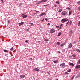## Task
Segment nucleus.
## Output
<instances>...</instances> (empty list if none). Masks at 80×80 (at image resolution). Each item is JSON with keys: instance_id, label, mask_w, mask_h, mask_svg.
Masks as SVG:
<instances>
[{"instance_id": "nucleus-1", "label": "nucleus", "mask_w": 80, "mask_h": 80, "mask_svg": "<svg viewBox=\"0 0 80 80\" xmlns=\"http://www.w3.org/2000/svg\"><path fill=\"white\" fill-rule=\"evenodd\" d=\"M61 15H67L68 14L66 11H63L62 12Z\"/></svg>"}, {"instance_id": "nucleus-2", "label": "nucleus", "mask_w": 80, "mask_h": 80, "mask_svg": "<svg viewBox=\"0 0 80 80\" xmlns=\"http://www.w3.org/2000/svg\"><path fill=\"white\" fill-rule=\"evenodd\" d=\"M60 66L62 67V68H64V67H65L66 65L65 64V63H62L60 64Z\"/></svg>"}, {"instance_id": "nucleus-3", "label": "nucleus", "mask_w": 80, "mask_h": 80, "mask_svg": "<svg viewBox=\"0 0 80 80\" xmlns=\"http://www.w3.org/2000/svg\"><path fill=\"white\" fill-rule=\"evenodd\" d=\"M55 32V30L53 28H52L50 30V33H54Z\"/></svg>"}, {"instance_id": "nucleus-4", "label": "nucleus", "mask_w": 80, "mask_h": 80, "mask_svg": "<svg viewBox=\"0 0 80 80\" xmlns=\"http://www.w3.org/2000/svg\"><path fill=\"white\" fill-rule=\"evenodd\" d=\"M67 21V20L66 19H62L61 20V22H62V23H63L64 22H65Z\"/></svg>"}, {"instance_id": "nucleus-5", "label": "nucleus", "mask_w": 80, "mask_h": 80, "mask_svg": "<svg viewBox=\"0 0 80 80\" xmlns=\"http://www.w3.org/2000/svg\"><path fill=\"white\" fill-rule=\"evenodd\" d=\"M68 47L69 48H71L72 47V43H70V44L68 45Z\"/></svg>"}, {"instance_id": "nucleus-6", "label": "nucleus", "mask_w": 80, "mask_h": 80, "mask_svg": "<svg viewBox=\"0 0 80 80\" xmlns=\"http://www.w3.org/2000/svg\"><path fill=\"white\" fill-rule=\"evenodd\" d=\"M22 17L25 18H27V15H23V14H22Z\"/></svg>"}, {"instance_id": "nucleus-7", "label": "nucleus", "mask_w": 80, "mask_h": 80, "mask_svg": "<svg viewBox=\"0 0 80 80\" xmlns=\"http://www.w3.org/2000/svg\"><path fill=\"white\" fill-rule=\"evenodd\" d=\"M33 70H34V71H37V72H40V69H38L37 68H33Z\"/></svg>"}, {"instance_id": "nucleus-8", "label": "nucleus", "mask_w": 80, "mask_h": 80, "mask_svg": "<svg viewBox=\"0 0 80 80\" xmlns=\"http://www.w3.org/2000/svg\"><path fill=\"white\" fill-rule=\"evenodd\" d=\"M20 77L21 78H25V75H21L20 76Z\"/></svg>"}, {"instance_id": "nucleus-9", "label": "nucleus", "mask_w": 80, "mask_h": 80, "mask_svg": "<svg viewBox=\"0 0 80 80\" xmlns=\"http://www.w3.org/2000/svg\"><path fill=\"white\" fill-rule=\"evenodd\" d=\"M24 24V22H22L20 23H19V26H21L22 25H23Z\"/></svg>"}, {"instance_id": "nucleus-10", "label": "nucleus", "mask_w": 80, "mask_h": 80, "mask_svg": "<svg viewBox=\"0 0 80 80\" xmlns=\"http://www.w3.org/2000/svg\"><path fill=\"white\" fill-rule=\"evenodd\" d=\"M69 30H70V33H73L74 32V31L73 30H72V29H70Z\"/></svg>"}, {"instance_id": "nucleus-11", "label": "nucleus", "mask_w": 80, "mask_h": 80, "mask_svg": "<svg viewBox=\"0 0 80 80\" xmlns=\"http://www.w3.org/2000/svg\"><path fill=\"white\" fill-rule=\"evenodd\" d=\"M69 65L70 66H74V65L73 64V63H72L71 62H69Z\"/></svg>"}, {"instance_id": "nucleus-12", "label": "nucleus", "mask_w": 80, "mask_h": 80, "mask_svg": "<svg viewBox=\"0 0 80 80\" xmlns=\"http://www.w3.org/2000/svg\"><path fill=\"white\" fill-rule=\"evenodd\" d=\"M80 68V65H77L76 66V68Z\"/></svg>"}, {"instance_id": "nucleus-13", "label": "nucleus", "mask_w": 80, "mask_h": 80, "mask_svg": "<svg viewBox=\"0 0 80 80\" xmlns=\"http://www.w3.org/2000/svg\"><path fill=\"white\" fill-rule=\"evenodd\" d=\"M62 34V33L61 32H60L58 33V37H60V35H61V34Z\"/></svg>"}, {"instance_id": "nucleus-14", "label": "nucleus", "mask_w": 80, "mask_h": 80, "mask_svg": "<svg viewBox=\"0 0 80 80\" xmlns=\"http://www.w3.org/2000/svg\"><path fill=\"white\" fill-rule=\"evenodd\" d=\"M53 62L54 63H58V60H56L55 61H53Z\"/></svg>"}, {"instance_id": "nucleus-15", "label": "nucleus", "mask_w": 80, "mask_h": 80, "mask_svg": "<svg viewBox=\"0 0 80 80\" xmlns=\"http://www.w3.org/2000/svg\"><path fill=\"white\" fill-rule=\"evenodd\" d=\"M47 1V0H42L41 1V2H45Z\"/></svg>"}, {"instance_id": "nucleus-16", "label": "nucleus", "mask_w": 80, "mask_h": 80, "mask_svg": "<svg viewBox=\"0 0 80 80\" xmlns=\"http://www.w3.org/2000/svg\"><path fill=\"white\" fill-rule=\"evenodd\" d=\"M62 10H63L62 9H60L59 11H58V12H62Z\"/></svg>"}, {"instance_id": "nucleus-17", "label": "nucleus", "mask_w": 80, "mask_h": 80, "mask_svg": "<svg viewBox=\"0 0 80 80\" xmlns=\"http://www.w3.org/2000/svg\"><path fill=\"white\" fill-rule=\"evenodd\" d=\"M56 28H59V29H60V28H61V27H59V26H56Z\"/></svg>"}, {"instance_id": "nucleus-18", "label": "nucleus", "mask_w": 80, "mask_h": 80, "mask_svg": "<svg viewBox=\"0 0 80 80\" xmlns=\"http://www.w3.org/2000/svg\"><path fill=\"white\" fill-rule=\"evenodd\" d=\"M67 72H71V69H69L68 70Z\"/></svg>"}, {"instance_id": "nucleus-19", "label": "nucleus", "mask_w": 80, "mask_h": 80, "mask_svg": "<svg viewBox=\"0 0 80 80\" xmlns=\"http://www.w3.org/2000/svg\"><path fill=\"white\" fill-rule=\"evenodd\" d=\"M78 25L79 27H80V21L78 23Z\"/></svg>"}, {"instance_id": "nucleus-20", "label": "nucleus", "mask_w": 80, "mask_h": 80, "mask_svg": "<svg viewBox=\"0 0 80 80\" xmlns=\"http://www.w3.org/2000/svg\"><path fill=\"white\" fill-rule=\"evenodd\" d=\"M73 57L74 58H76V55H75V54H73L72 55Z\"/></svg>"}, {"instance_id": "nucleus-21", "label": "nucleus", "mask_w": 80, "mask_h": 80, "mask_svg": "<svg viewBox=\"0 0 80 80\" xmlns=\"http://www.w3.org/2000/svg\"><path fill=\"white\" fill-rule=\"evenodd\" d=\"M3 51L4 52H7V53H8V51L6 50H4Z\"/></svg>"}, {"instance_id": "nucleus-22", "label": "nucleus", "mask_w": 80, "mask_h": 80, "mask_svg": "<svg viewBox=\"0 0 80 80\" xmlns=\"http://www.w3.org/2000/svg\"><path fill=\"white\" fill-rule=\"evenodd\" d=\"M49 5H50L49 4H48L47 5H44V7H47V6H49Z\"/></svg>"}, {"instance_id": "nucleus-23", "label": "nucleus", "mask_w": 80, "mask_h": 80, "mask_svg": "<svg viewBox=\"0 0 80 80\" xmlns=\"http://www.w3.org/2000/svg\"><path fill=\"white\" fill-rule=\"evenodd\" d=\"M56 3H57L58 4H59L60 2L59 1H57L56 2Z\"/></svg>"}, {"instance_id": "nucleus-24", "label": "nucleus", "mask_w": 80, "mask_h": 80, "mask_svg": "<svg viewBox=\"0 0 80 80\" xmlns=\"http://www.w3.org/2000/svg\"><path fill=\"white\" fill-rule=\"evenodd\" d=\"M44 41H45L46 42H47L48 41V39H44Z\"/></svg>"}, {"instance_id": "nucleus-25", "label": "nucleus", "mask_w": 80, "mask_h": 80, "mask_svg": "<svg viewBox=\"0 0 80 80\" xmlns=\"http://www.w3.org/2000/svg\"><path fill=\"white\" fill-rule=\"evenodd\" d=\"M13 47L11 48V49H10V50H11V51H13Z\"/></svg>"}, {"instance_id": "nucleus-26", "label": "nucleus", "mask_w": 80, "mask_h": 80, "mask_svg": "<svg viewBox=\"0 0 80 80\" xmlns=\"http://www.w3.org/2000/svg\"><path fill=\"white\" fill-rule=\"evenodd\" d=\"M65 74H66V75H68V74H69V73L66 72H65Z\"/></svg>"}, {"instance_id": "nucleus-27", "label": "nucleus", "mask_w": 80, "mask_h": 80, "mask_svg": "<svg viewBox=\"0 0 80 80\" xmlns=\"http://www.w3.org/2000/svg\"><path fill=\"white\" fill-rule=\"evenodd\" d=\"M78 63H79V64H80V59L78 60Z\"/></svg>"}, {"instance_id": "nucleus-28", "label": "nucleus", "mask_w": 80, "mask_h": 80, "mask_svg": "<svg viewBox=\"0 0 80 80\" xmlns=\"http://www.w3.org/2000/svg\"><path fill=\"white\" fill-rule=\"evenodd\" d=\"M79 50V49H76V51H77V52H79V50Z\"/></svg>"}, {"instance_id": "nucleus-29", "label": "nucleus", "mask_w": 80, "mask_h": 80, "mask_svg": "<svg viewBox=\"0 0 80 80\" xmlns=\"http://www.w3.org/2000/svg\"><path fill=\"white\" fill-rule=\"evenodd\" d=\"M57 45H60V43L59 42H57Z\"/></svg>"}, {"instance_id": "nucleus-30", "label": "nucleus", "mask_w": 80, "mask_h": 80, "mask_svg": "<svg viewBox=\"0 0 80 80\" xmlns=\"http://www.w3.org/2000/svg\"><path fill=\"white\" fill-rule=\"evenodd\" d=\"M41 14L42 16H43V15H45V13H42Z\"/></svg>"}, {"instance_id": "nucleus-31", "label": "nucleus", "mask_w": 80, "mask_h": 80, "mask_svg": "<svg viewBox=\"0 0 80 80\" xmlns=\"http://www.w3.org/2000/svg\"><path fill=\"white\" fill-rule=\"evenodd\" d=\"M72 22L70 21V22H69L70 25H72Z\"/></svg>"}, {"instance_id": "nucleus-32", "label": "nucleus", "mask_w": 80, "mask_h": 80, "mask_svg": "<svg viewBox=\"0 0 80 80\" xmlns=\"http://www.w3.org/2000/svg\"><path fill=\"white\" fill-rule=\"evenodd\" d=\"M64 45V43H62V44L61 45V47H63V45Z\"/></svg>"}, {"instance_id": "nucleus-33", "label": "nucleus", "mask_w": 80, "mask_h": 80, "mask_svg": "<svg viewBox=\"0 0 80 80\" xmlns=\"http://www.w3.org/2000/svg\"><path fill=\"white\" fill-rule=\"evenodd\" d=\"M71 13H72V12L70 11V12H69V15H70V14H71Z\"/></svg>"}, {"instance_id": "nucleus-34", "label": "nucleus", "mask_w": 80, "mask_h": 80, "mask_svg": "<svg viewBox=\"0 0 80 80\" xmlns=\"http://www.w3.org/2000/svg\"><path fill=\"white\" fill-rule=\"evenodd\" d=\"M67 9H68V10H71V9H70V8H67Z\"/></svg>"}, {"instance_id": "nucleus-35", "label": "nucleus", "mask_w": 80, "mask_h": 80, "mask_svg": "<svg viewBox=\"0 0 80 80\" xmlns=\"http://www.w3.org/2000/svg\"><path fill=\"white\" fill-rule=\"evenodd\" d=\"M74 77H75V75H74V76L72 77V79H73Z\"/></svg>"}, {"instance_id": "nucleus-36", "label": "nucleus", "mask_w": 80, "mask_h": 80, "mask_svg": "<svg viewBox=\"0 0 80 80\" xmlns=\"http://www.w3.org/2000/svg\"><path fill=\"white\" fill-rule=\"evenodd\" d=\"M45 20H46V21H48V19H47V18H45Z\"/></svg>"}, {"instance_id": "nucleus-37", "label": "nucleus", "mask_w": 80, "mask_h": 80, "mask_svg": "<svg viewBox=\"0 0 80 80\" xmlns=\"http://www.w3.org/2000/svg\"><path fill=\"white\" fill-rule=\"evenodd\" d=\"M78 4H80V1H78Z\"/></svg>"}, {"instance_id": "nucleus-38", "label": "nucleus", "mask_w": 80, "mask_h": 80, "mask_svg": "<svg viewBox=\"0 0 80 80\" xmlns=\"http://www.w3.org/2000/svg\"><path fill=\"white\" fill-rule=\"evenodd\" d=\"M39 16H40V17H42V14H40V15H39Z\"/></svg>"}, {"instance_id": "nucleus-39", "label": "nucleus", "mask_w": 80, "mask_h": 80, "mask_svg": "<svg viewBox=\"0 0 80 80\" xmlns=\"http://www.w3.org/2000/svg\"><path fill=\"white\" fill-rule=\"evenodd\" d=\"M69 23H70V22H69V21H68V22H67V24H68Z\"/></svg>"}, {"instance_id": "nucleus-40", "label": "nucleus", "mask_w": 80, "mask_h": 80, "mask_svg": "<svg viewBox=\"0 0 80 80\" xmlns=\"http://www.w3.org/2000/svg\"><path fill=\"white\" fill-rule=\"evenodd\" d=\"M30 24H31V25H33V23H30Z\"/></svg>"}, {"instance_id": "nucleus-41", "label": "nucleus", "mask_w": 80, "mask_h": 80, "mask_svg": "<svg viewBox=\"0 0 80 80\" xmlns=\"http://www.w3.org/2000/svg\"><path fill=\"white\" fill-rule=\"evenodd\" d=\"M7 55H8V54H5V56H6V57H8V56H7Z\"/></svg>"}, {"instance_id": "nucleus-42", "label": "nucleus", "mask_w": 80, "mask_h": 80, "mask_svg": "<svg viewBox=\"0 0 80 80\" xmlns=\"http://www.w3.org/2000/svg\"><path fill=\"white\" fill-rule=\"evenodd\" d=\"M69 58H72V57L71 56H69Z\"/></svg>"}, {"instance_id": "nucleus-43", "label": "nucleus", "mask_w": 80, "mask_h": 80, "mask_svg": "<svg viewBox=\"0 0 80 80\" xmlns=\"http://www.w3.org/2000/svg\"><path fill=\"white\" fill-rule=\"evenodd\" d=\"M58 53H61V52L60 51H58Z\"/></svg>"}, {"instance_id": "nucleus-44", "label": "nucleus", "mask_w": 80, "mask_h": 80, "mask_svg": "<svg viewBox=\"0 0 80 80\" xmlns=\"http://www.w3.org/2000/svg\"><path fill=\"white\" fill-rule=\"evenodd\" d=\"M62 25H63L62 24H61L60 27H62Z\"/></svg>"}, {"instance_id": "nucleus-45", "label": "nucleus", "mask_w": 80, "mask_h": 80, "mask_svg": "<svg viewBox=\"0 0 80 80\" xmlns=\"http://www.w3.org/2000/svg\"><path fill=\"white\" fill-rule=\"evenodd\" d=\"M78 10H80V8H78Z\"/></svg>"}, {"instance_id": "nucleus-46", "label": "nucleus", "mask_w": 80, "mask_h": 80, "mask_svg": "<svg viewBox=\"0 0 80 80\" xmlns=\"http://www.w3.org/2000/svg\"><path fill=\"white\" fill-rule=\"evenodd\" d=\"M25 42H28V41L26 40L25 41Z\"/></svg>"}, {"instance_id": "nucleus-47", "label": "nucleus", "mask_w": 80, "mask_h": 80, "mask_svg": "<svg viewBox=\"0 0 80 80\" xmlns=\"http://www.w3.org/2000/svg\"><path fill=\"white\" fill-rule=\"evenodd\" d=\"M36 13H38V12H38V11H36Z\"/></svg>"}, {"instance_id": "nucleus-48", "label": "nucleus", "mask_w": 80, "mask_h": 80, "mask_svg": "<svg viewBox=\"0 0 80 80\" xmlns=\"http://www.w3.org/2000/svg\"><path fill=\"white\" fill-rule=\"evenodd\" d=\"M43 21H44V19H43L41 21V22H43Z\"/></svg>"}, {"instance_id": "nucleus-49", "label": "nucleus", "mask_w": 80, "mask_h": 80, "mask_svg": "<svg viewBox=\"0 0 80 80\" xmlns=\"http://www.w3.org/2000/svg\"><path fill=\"white\" fill-rule=\"evenodd\" d=\"M50 25V24L49 23H48V25Z\"/></svg>"}, {"instance_id": "nucleus-50", "label": "nucleus", "mask_w": 80, "mask_h": 80, "mask_svg": "<svg viewBox=\"0 0 80 80\" xmlns=\"http://www.w3.org/2000/svg\"><path fill=\"white\" fill-rule=\"evenodd\" d=\"M2 2H3V0H1Z\"/></svg>"}, {"instance_id": "nucleus-51", "label": "nucleus", "mask_w": 80, "mask_h": 80, "mask_svg": "<svg viewBox=\"0 0 80 80\" xmlns=\"http://www.w3.org/2000/svg\"><path fill=\"white\" fill-rule=\"evenodd\" d=\"M30 29V28H28V29Z\"/></svg>"}, {"instance_id": "nucleus-52", "label": "nucleus", "mask_w": 80, "mask_h": 80, "mask_svg": "<svg viewBox=\"0 0 80 80\" xmlns=\"http://www.w3.org/2000/svg\"><path fill=\"white\" fill-rule=\"evenodd\" d=\"M79 52H80V50H79Z\"/></svg>"}, {"instance_id": "nucleus-53", "label": "nucleus", "mask_w": 80, "mask_h": 80, "mask_svg": "<svg viewBox=\"0 0 80 80\" xmlns=\"http://www.w3.org/2000/svg\"><path fill=\"white\" fill-rule=\"evenodd\" d=\"M55 7H57V5H55Z\"/></svg>"}, {"instance_id": "nucleus-54", "label": "nucleus", "mask_w": 80, "mask_h": 80, "mask_svg": "<svg viewBox=\"0 0 80 80\" xmlns=\"http://www.w3.org/2000/svg\"><path fill=\"white\" fill-rule=\"evenodd\" d=\"M70 36H72V35H70Z\"/></svg>"}]
</instances>
